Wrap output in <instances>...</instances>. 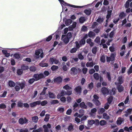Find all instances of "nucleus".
Segmentation results:
<instances>
[{
	"label": "nucleus",
	"mask_w": 132,
	"mask_h": 132,
	"mask_svg": "<svg viewBox=\"0 0 132 132\" xmlns=\"http://www.w3.org/2000/svg\"><path fill=\"white\" fill-rule=\"evenodd\" d=\"M33 77L34 78L36 81L40 79L45 78V77L42 73H40L39 74L38 73L34 74Z\"/></svg>",
	"instance_id": "1"
},
{
	"label": "nucleus",
	"mask_w": 132,
	"mask_h": 132,
	"mask_svg": "<svg viewBox=\"0 0 132 132\" xmlns=\"http://www.w3.org/2000/svg\"><path fill=\"white\" fill-rule=\"evenodd\" d=\"M94 99L93 100V101L95 104L97 106L99 105L100 104V102L99 101L98 99V97L96 95H94L93 96Z\"/></svg>",
	"instance_id": "2"
},
{
	"label": "nucleus",
	"mask_w": 132,
	"mask_h": 132,
	"mask_svg": "<svg viewBox=\"0 0 132 132\" xmlns=\"http://www.w3.org/2000/svg\"><path fill=\"white\" fill-rule=\"evenodd\" d=\"M63 3H61V4H63L65 5H67L68 6L72 7L74 8H82V6H78L73 5H71L70 4H68L63 1L62 2Z\"/></svg>",
	"instance_id": "3"
},
{
	"label": "nucleus",
	"mask_w": 132,
	"mask_h": 132,
	"mask_svg": "<svg viewBox=\"0 0 132 132\" xmlns=\"http://www.w3.org/2000/svg\"><path fill=\"white\" fill-rule=\"evenodd\" d=\"M63 79L60 76L54 79V82L57 84H59L62 82Z\"/></svg>",
	"instance_id": "4"
},
{
	"label": "nucleus",
	"mask_w": 132,
	"mask_h": 132,
	"mask_svg": "<svg viewBox=\"0 0 132 132\" xmlns=\"http://www.w3.org/2000/svg\"><path fill=\"white\" fill-rule=\"evenodd\" d=\"M115 55L113 54H111L110 57L107 56L106 57V61L108 62H109L111 61L113 62L114 60Z\"/></svg>",
	"instance_id": "5"
},
{
	"label": "nucleus",
	"mask_w": 132,
	"mask_h": 132,
	"mask_svg": "<svg viewBox=\"0 0 132 132\" xmlns=\"http://www.w3.org/2000/svg\"><path fill=\"white\" fill-rule=\"evenodd\" d=\"M78 72V70L75 67H72L70 69V74L72 75H77Z\"/></svg>",
	"instance_id": "6"
},
{
	"label": "nucleus",
	"mask_w": 132,
	"mask_h": 132,
	"mask_svg": "<svg viewBox=\"0 0 132 132\" xmlns=\"http://www.w3.org/2000/svg\"><path fill=\"white\" fill-rule=\"evenodd\" d=\"M61 39L65 44L69 43L70 39L66 36V35H62V36Z\"/></svg>",
	"instance_id": "7"
},
{
	"label": "nucleus",
	"mask_w": 132,
	"mask_h": 132,
	"mask_svg": "<svg viewBox=\"0 0 132 132\" xmlns=\"http://www.w3.org/2000/svg\"><path fill=\"white\" fill-rule=\"evenodd\" d=\"M101 92L103 95H107L109 93L108 89L105 87H103L102 88Z\"/></svg>",
	"instance_id": "8"
},
{
	"label": "nucleus",
	"mask_w": 132,
	"mask_h": 132,
	"mask_svg": "<svg viewBox=\"0 0 132 132\" xmlns=\"http://www.w3.org/2000/svg\"><path fill=\"white\" fill-rule=\"evenodd\" d=\"M16 83L19 86L21 89H23L26 86V84L24 81H22L21 82H17Z\"/></svg>",
	"instance_id": "9"
},
{
	"label": "nucleus",
	"mask_w": 132,
	"mask_h": 132,
	"mask_svg": "<svg viewBox=\"0 0 132 132\" xmlns=\"http://www.w3.org/2000/svg\"><path fill=\"white\" fill-rule=\"evenodd\" d=\"M118 82H115V84L116 85H118V84H121L123 82V80L122 79V76H120L118 77Z\"/></svg>",
	"instance_id": "10"
},
{
	"label": "nucleus",
	"mask_w": 132,
	"mask_h": 132,
	"mask_svg": "<svg viewBox=\"0 0 132 132\" xmlns=\"http://www.w3.org/2000/svg\"><path fill=\"white\" fill-rule=\"evenodd\" d=\"M40 101H37L30 103V106L31 107H33L36 106L37 105H40Z\"/></svg>",
	"instance_id": "11"
},
{
	"label": "nucleus",
	"mask_w": 132,
	"mask_h": 132,
	"mask_svg": "<svg viewBox=\"0 0 132 132\" xmlns=\"http://www.w3.org/2000/svg\"><path fill=\"white\" fill-rule=\"evenodd\" d=\"M81 87L80 86H77L74 89L75 91L78 94L80 93L81 92Z\"/></svg>",
	"instance_id": "12"
},
{
	"label": "nucleus",
	"mask_w": 132,
	"mask_h": 132,
	"mask_svg": "<svg viewBox=\"0 0 132 132\" xmlns=\"http://www.w3.org/2000/svg\"><path fill=\"white\" fill-rule=\"evenodd\" d=\"M92 10L90 8H88L84 11V13L87 15H89L91 13Z\"/></svg>",
	"instance_id": "13"
},
{
	"label": "nucleus",
	"mask_w": 132,
	"mask_h": 132,
	"mask_svg": "<svg viewBox=\"0 0 132 132\" xmlns=\"http://www.w3.org/2000/svg\"><path fill=\"white\" fill-rule=\"evenodd\" d=\"M8 85L10 87H13L15 86V83L12 81L9 80L8 82Z\"/></svg>",
	"instance_id": "14"
},
{
	"label": "nucleus",
	"mask_w": 132,
	"mask_h": 132,
	"mask_svg": "<svg viewBox=\"0 0 132 132\" xmlns=\"http://www.w3.org/2000/svg\"><path fill=\"white\" fill-rule=\"evenodd\" d=\"M110 118V117L108 115V114L104 113L103 114V118L104 119L106 120L109 119Z\"/></svg>",
	"instance_id": "15"
},
{
	"label": "nucleus",
	"mask_w": 132,
	"mask_h": 132,
	"mask_svg": "<svg viewBox=\"0 0 132 132\" xmlns=\"http://www.w3.org/2000/svg\"><path fill=\"white\" fill-rule=\"evenodd\" d=\"M48 94L50 98H55V95L54 93L49 91Z\"/></svg>",
	"instance_id": "16"
},
{
	"label": "nucleus",
	"mask_w": 132,
	"mask_h": 132,
	"mask_svg": "<svg viewBox=\"0 0 132 132\" xmlns=\"http://www.w3.org/2000/svg\"><path fill=\"white\" fill-rule=\"evenodd\" d=\"M68 129L69 131H72L73 130V126L71 123H70L68 127Z\"/></svg>",
	"instance_id": "17"
},
{
	"label": "nucleus",
	"mask_w": 132,
	"mask_h": 132,
	"mask_svg": "<svg viewBox=\"0 0 132 132\" xmlns=\"http://www.w3.org/2000/svg\"><path fill=\"white\" fill-rule=\"evenodd\" d=\"M118 91L120 92L123 91L124 89V88L122 85H119L117 87Z\"/></svg>",
	"instance_id": "18"
},
{
	"label": "nucleus",
	"mask_w": 132,
	"mask_h": 132,
	"mask_svg": "<svg viewBox=\"0 0 132 132\" xmlns=\"http://www.w3.org/2000/svg\"><path fill=\"white\" fill-rule=\"evenodd\" d=\"M72 22V20L70 19H67L65 21V24L67 26L69 25Z\"/></svg>",
	"instance_id": "19"
},
{
	"label": "nucleus",
	"mask_w": 132,
	"mask_h": 132,
	"mask_svg": "<svg viewBox=\"0 0 132 132\" xmlns=\"http://www.w3.org/2000/svg\"><path fill=\"white\" fill-rule=\"evenodd\" d=\"M105 111V109L103 108H99L98 110V112L99 114H102Z\"/></svg>",
	"instance_id": "20"
},
{
	"label": "nucleus",
	"mask_w": 132,
	"mask_h": 132,
	"mask_svg": "<svg viewBox=\"0 0 132 132\" xmlns=\"http://www.w3.org/2000/svg\"><path fill=\"white\" fill-rule=\"evenodd\" d=\"M87 43L89 44L91 46H92L94 45L93 43L92 42V39L90 38H88L86 40Z\"/></svg>",
	"instance_id": "21"
},
{
	"label": "nucleus",
	"mask_w": 132,
	"mask_h": 132,
	"mask_svg": "<svg viewBox=\"0 0 132 132\" xmlns=\"http://www.w3.org/2000/svg\"><path fill=\"white\" fill-rule=\"evenodd\" d=\"M64 89L68 90H71L72 89V88L69 86L68 84H67L63 87Z\"/></svg>",
	"instance_id": "22"
},
{
	"label": "nucleus",
	"mask_w": 132,
	"mask_h": 132,
	"mask_svg": "<svg viewBox=\"0 0 132 132\" xmlns=\"http://www.w3.org/2000/svg\"><path fill=\"white\" fill-rule=\"evenodd\" d=\"M38 117L37 116L33 117L32 118V121L36 123L38 122Z\"/></svg>",
	"instance_id": "23"
},
{
	"label": "nucleus",
	"mask_w": 132,
	"mask_h": 132,
	"mask_svg": "<svg viewBox=\"0 0 132 132\" xmlns=\"http://www.w3.org/2000/svg\"><path fill=\"white\" fill-rule=\"evenodd\" d=\"M100 61L104 63L105 61V56L104 55H101Z\"/></svg>",
	"instance_id": "24"
},
{
	"label": "nucleus",
	"mask_w": 132,
	"mask_h": 132,
	"mask_svg": "<svg viewBox=\"0 0 132 132\" xmlns=\"http://www.w3.org/2000/svg\"><path fill=\"white\" fill-rule=\"evenodd\" d=\"M39 65L42 67H47L48 66V64L46 63L41 62L39 63Z\"/></svg>",
	"instance_id": "25"
},
{
	"label": "nucleus",
	"mask_w": 132,
	"mask_h": 132,
	"mask_svg": "<svg viewBox=\"0 0 132 132\" xmlns=\"http://www.w3.org/2000/svg\"><path fill=\"white\" fill-rule=\"evenodd\" d=\"M43 128L44 129V132H49V129L47 126L45 125H44L43 126Z\"/></svg>",
	"instance_id": "26"
},
{
	"label": "nucleus",
	"mask_w": 132,
	"mask_h": 132,
	"mask_svg": "<svg viewBox=\"0 0 132 132\" xmlns=\"http://www.w3.org/2000/svg\"><path fill=\"white\" fill-rule=\"evenodd\" d=\"M59 67L58 66L53 65L51 67V69L52 71H54L57 69Z\"/></svg>",
	"instance_id": "27"
},
{
	"label": "nucleus",
	"mask_w": 132,
	"mask_h": 132,
	"mask_svg": "<svg viewBox=\"0 0 132 132\" xmlns=\"http://www.w3.org/2000/svg\"><path fill=\"white\" fill-rule=\"evenodd\" d=\"M95 33L91 31H90L88 34V36L89 37H92L95 36Z\"/></svg>",
	"instance_id": "28"
},
{
	"label": "nucleus",
	"mask_w": 132,
	"mask_h": 132,
	"mask_svg": "<svg viewBox=\"0 0 132 132\" xmlns=\"http://www.w3.org/2000/svg\"><path fill=\"white\" fill-rule=\"evenodd\" d=\"M21 69L24 70H27L29 69V67L28 66L23 65L21 66Z\"/></svg>",
	"instance_id": "29"
},
{
	"label": "nucleus",
	"mask_w": 132,
	"mask_h": 132,
	"mask_svg": "<svg viewBox=\"0 0 132 132\" xmlns=\"http://www.w3.org/2000/svg\"><path fill=\"white\" fill-rule=\"evenodd\" d=\"M106 122L105 120H102L100 122V125L102 126L105 125H106Z\"/></svg>",
	"instance_id": "30"
},
{
	"label": "nucleus",
	"mask_w": 132,
	"mask_h": 132,
	"mask_svg": "<svg viewBox=\"0 0 132 132\" xmlns=\"http://www.w3.org/2000/svg\"><path fill=\"white\" fill-rule=\"evenodd\" d=\"M23 70L22 69H18L17 70V73L18 75H21L23 73Z\"/></svg>",
	"instance_id": "31"
},
{
	"label": "nucleus",
	"mask_w": 132,
	"mask_h": 132,
	"mask_svg": "<svg viewBox=\"0 0 132 132\" xmlns=\"http://www.w3.org/2000/svg\"><path fill=\"white\" fill-rule=\"evenodd\" d=\"M47 88L45 87H44L43 88V89L42 91V92L41 93H40V95H44L46 93V90L47 89Z\"/></svg>",
	"instance_id": "32"
},
{
	"label": "nucleus",
	"mask_w": 132,
	"mask_h": 132,
	"mask_svg": "<svg viewBox=\"0 0 132 132\" xmlns=\"http://www.w3.org/2000/svg\"><path fill=\"white\" fill-rule=\"evenodd\" d=\"M6 108V106L4 103H2L0 104V109H4Z\"/></svg>",
	"instance_id": "33"
},
{
	"label": "nucleus",
	"mask_w": 132,
	"mask_h": 132,
	"mask_svg": "<svg viewBox=\"0 0 132 132\" xmlns=\"http://www.w3.org/2000/svg\"><path fill=\"white\" fill-rule=\"evenodd\" d=\"M94 78L97 80H98L99 79V75L98 73H95L93 75Z\"/></svg>",
	"instance_id": "34"
},
{
	"label": "nucleus",
	"mask_w": 132,
	"mask_h": 132,
	"mask_svg": "<svg viewBox=\"0 0 132 132\" xmlns=\"http://www.w3.org/2000/svg\"><path fill=\"white\" fill-rule=\"evenodd\" d=\"M125 13L123 12H121L119 15V17L121 19H122L123 18L126 16Z\"/></svg>",
	"instance_id": "35"
},
{
	"label": "nucleus",
	"mask_w": 132,
	"mask_h": 132,
	"mask_svg": "<svg viewBox=\"0 0 132 132\" xmlns=\"http://www.w3.org/2000/svg\"><path fill=\"white\" fill-rule=\"evenodd\" d=\"M94 64L92 62H87L86 64V66L87 67H93L94 65Z\"/></svg>",
	"instance_id": "36"
},
{
	"label": "nucleus",
	"mask_w": 132,
	"mask_h": 132,
	"mask_svg": "<svg viewBox=\"0 0 132 132\" xmlns=\"http://www.w3.org/2000/svg\"><path fill=\"white\" fill-rule=\"evenodd\" d=\"M19 123L23 125L24 123V120L22 118H20L19 120Z\"/></svg>",
	"instance_id": "37"
},
{
	"label": "nucleus",
	"mask_w": 132,
	"mask_h": 132,
	"mask_svg": "<svg viewBox=\"0 0 132 132\" xmlns=\"http://www.w3.org/2000/svg\"><path fill=\"white\" fill-rule=\"evenodd\" d=\"M113 100V97L112 96H110L108 99V103L109 104H110L112 102Z\"/></svg>",
	"instance_id": "38"
},
{
	"label": "nucleus",
	"mask_w": 132,
	"mask_h": 132,
	"mask_svg": "<svg viewBox=\"0 0 132 132\" xmlns=\"http://www.w3.org/2000/svg\"><path fill=\"white\" fill-rule=\"evenodd\" d=\"M95 123V121L93 120H91L90 121H88V125L89 126L92 125Z\"/></svg>",
	"instance_id": "39"
},
{
	"label": "nucleus",
	"mask_w": 132,
	"mask_h": 132,
	"mask_svg": "<svg viewBox=\"0 0 132 132\" xmlns=\"http://www.w3.org/2000/svg\"><path fill=\"white\" fill-rule=\"evenodd\" d=\"M59 103V101L57 100H53L51 101V104H55Z\"/></svg>",
	"instance_id": "40"
},
{
	"label": "nucleus",
	"mask_w": 132,
	"mask_h": 132,
	"mask_svg": "<svg viewBox=\"0 0 132 132\" xmlns=\"http://www.w3.org/2000/svg\"><path fill=\"white\" fill-rule=\"evenodd\" d=\"M57 111L63 113L64 111V109L63 108L59 107L57 109Z\"/></svg>",
	"instance_id": "41"
},
{
	"label": "nucleus",
	"mask_w": 132,
	"mask_h": 132,
	"mask_svg": "<svg viewBox=\"0 0 132 132\" xmlns=\"http://www.w3.org/2000/svg\"><path fill=\"white\" fill-rule=\"evenodd\" d=\"M50 115L48 114H47L46 115V117L44 119V121L46 122L48 121L49 119V116Z\"/></svg>",
	"instance_id": "42"
},
{
	"label": "nucleus",
	"mask_w": 132,
	"mask_h": 132,
	"mask_svg": "<svg viewBox=\"0 0 132 132\" xmlns=\"http://www.w3.org/2000/svg\"><path fill=\"white\" fill-rule=\"evenodd\" d=\"M95 42L98 44L100 43V37H97L95 40Z\"/></svg>",
	"instance_id": "43"
},
{
	"label": "nucleus",
	"mask_w": 132,
	"mask_h": 132,
	"mask_svg": "<svg viewBox=\"0 0 132 132\" xmlns=\"http://www.w3.org/2000/svg\"><path fill=\"white\" fill-rule=\"evenodd\" d=\"M47 103V102L46 100H44L41 102L40 103V104L42 106H44Z\"/></svg>",
	"instance_id": "44"
},
{
	"label": "nucleus",
	"mask_w": 132,
	"mask_h": 132,
	"mask_svg": "<svg viewBox=\"0 0 132 132\" xmlns=\"http://www.w3.org/2000/svg\"><path fill=\"white\" fill-rule=\"evenodd\" d=\"M7 93L6 91H4L2 94L0 95V97H5L6 96Z\"/></svg>",
	"instance_id": "45"
},
{
	"label": "nucleus",
	"mask_w": 132,
	"mask_h": 132,
	"mask_svg": "<svg viewBox=\"0 0 132 132\" xmlns=\"http://www.w3.org/2000/svg\"><path fill=\"white\" fill-rule=\"evenodd\" d=\"M14 56L15 59H18L20 58V56L19 54L15 53L14 54Z\"/></svg>",
	"instance_id": "46"
},
{
	"label": "nucleus",
	"mask_w": 132,
	"mask_h": 132,
	"mask_svg": "<svg viewBox=\"0 0 132 132\" xmlns=\"http://www.w3.org/2000/svg\"><path fill=\"white\" fill-rule=\"evenodd\" d=\"M76 24L77 23L76 22H73L72 25L70 26V27L72 29H73L74 28H75L76 27Z\"/></svg>",
	"instance_id": "47"
},
{
	"label": "nucleus",
	"mask_w": 132,
	"mask_h": 132,
	"mask_svg": "<svg viewBox=\"0 0 132 132\" xmlns=\"http://www.w3.org/2000/svg\"><path fill=\"white\" fill-rule=\"evenodd\" d=\"M52 38V35H51L49 36L46 39V42H49L50 41Z\"/></svg>",
	"instance_id": "48"
},
{
	"label": "nucleus",
	"mask_w": 132,
	"mask_h": 132,
	"mask_svg": "<svg viewBox=\"0 0 132 132\" xmlns=\"http://www.w3.org/2000/svg\"><path fill=\"white\" fill-rule=\"evenodd\" d=\"M30 71H35L36 70V68L34 66H32L30 67L29 68Z\"/></svg>",
	"instance_id": "49"
},
{
	"label": "nucleus",
	"mask_w": 132,
	"mask_h": 132,
	"mask_svg": "<svg viewBox=\"0 0 132 132\" xmlns=\"http://www.w3.org/2000/svg\"><path fill=\"white\" fill-rule=\"evenodd\" d=\"M66 36L68 38H69V39H70L72 37V35L71 33L70 32H69L68 33L67 35H66Z\"/></svg>",
	"instance_id": "50"
},
{
	"label": "nucleus",
	"mask_w": 132,
	"mask_h": 132,
	"mask_svg": "<svg viewBox=\"0 0 132 132\" xmlns=\"http://www.w3.org/2000/svg\"><path fill=\"white\" fill-rule=\"evenodd\" d=\"M54 60L55 59L53 57H52L50 58L49 60V62L50 63L52 64H53L54 61Z\"/></svg>",
	"instance_id": "51"
},
{
	"label": "nucleus",
	"mask_w": 132,
	"mask_h": 132,
	"mask_svg": "<svg viewBox=\"0 0 132 132\" xmlns=\"http://www.w3.org/2000/svg\"><path fill=\"white\" fill-rule=\"evenodd\" d=\"M77 50V49L75 47H74L72 48L70 50V52L71 53H73L75 52Z\"/></svg>",
	"instance_id": "52"
},
{
	"label": "nucleus",
	"mask_w": 132,
	"mask_h": 132,
	"mask_svg": "<svg viewBox=\"0 0 132 132\" xmlns=\"http://www.w3.org/2000/svg\"><path fill=\"white\" fill-rule=\"evenodd\" d=\"M35 81V80L33 78L30 79L28 81V82L30 84H32Z\"/></svg>",
	"instance_id": "53"
},
{
	"label": "nucleus",
	"mask_w": 132,
	"mask_h": 132,
	"mask_svg": "<svg viewBox=\"0 0 132 132\" xmlns=\"http://www.w3.org/2000/svg\"><path fill=\"white\" fill-rule=\"evenodd\" d=\"M111 16V15L108 14L107 15V16H106L107 19L106 20V24L105 25V26L106 27L107 26V22L108 21V20L109 18Z\"/></svg>",
	"instance_id": "54"
},
{
	"label": "nucleus",
	"mask_w": 132,
	"mask_h": 132,
	"mask_svg": "<svg viewBox=\"0 0 132 132\" xmlns=\"http://www.w3.org/2000/svg\"><path fill=\"white\" fill-rule=\"evenodd\" d=\"M97 48L96 47H94L92 49V52L94 54H96L97 52Z\"/></svg>",
	"instance_id": "55"
},
{
	"label": "nucleus",
	"mask_w": 132,
	"mask_h": 132,
	"mask_svg": "<svg viewBox=\"0 0 132 132\" xmlns=\"http://www.w3.org/2000/svg\"><path fill=\"white\" fill-rule=\"evenodd\" d=\"M60 100L63 103H64L66 101V98L64 96L61 97Z\"/></svg>",
	"instance_id": "56"
},
{
	"label": "nucleus",
	"mask_w": 132,
	"mask_h": 132,
	"mask_svg": "<svg viewBox=\"0 0 132 132\" xmlns=\"http://www.w3.org/2000/svg\"><path fill=\"white\" fill-rule=\"evenodd\" d=\"M18 106L20 108L23 107V103L19 101L18 103Z\"/></svg>",
	"instance_id": "57"
},
{
	"label": "nucleus",
	"mask_w": 132,
	"mask_h": 132,
	"mask_svg": "<svg viewBox=\"0 0 132 132\" xmlns=\"http://www.w3.org/2000/svg\"><path fill=\"white\" fill-rule=\"evenodd\" d=\"M107 77L108 79L110 81L111 80V78L110 73L107 72Z\"/></svg>",
	"instance_id": "58"
},
{
	"label": "nucleus",
	"mask_w": 132,
	"mask_h": 132,
	"mask_svg": "<svg viewBox=\"0 0 132 132\" xmlns=\"http://www.w3.org/2000/svg\"><path fill=\"white\" fill-rule=\"evenodd\" d=\"M104 20L103 18H98L97 19V21L100 23H101L103 22Z\"/></svg>",
	"instance_id": "59"
},
{
	"label": "nucleus",
	"mask_w": 132,
	"mask_h": 132,
	"mask_svg": "<svg viewBox=\"0 0 132 132\" xmlns=\"http://www.w3.org/2000/svg\"><path fill=\"white\" fill-rule=\"evenodd\" d=\"M72 112V111L71 109H68L66 112V114L67 115H70Z\"/></svg>",
	"instance_id": "60"
},
{
	"label": "nucleus",
	"mask_w": 132,
	"mask_h": 132,
	"mask_svg": "<svg viewBox=\"0 0 132 132\" xmlns=\"http://www.w3.org/2000/svg\"><path fill=\"white\" fill-rule=\"evenodd\" d=\"M14 88L16 91L18 92L20 90V88L19 86L16 85L15 87Z\"/></svg>",
	"instance_id": "61"
},
{
	"label": "nucleus",
	"mask_w": 132,
	"mask_h": 132,
	"mask_svg": "<svg viewBox=\"0 0 132 132\" xmlns=\"http://www.w3.org/2000/svg\"><path fill=\"white\" fill-rule=\"evenodd\" d=\"M72 90L67 91L66 92L65 94L69 96H70L72 94Z\"/></svg>",
	"instance_id": "62"
},
{
	"label": "nucleus",
	"mask_w": 132,
	"mask_h": 132,
	"mask_svg": "<svg viewBox=\"0 0 132 132\" xmlns=\"http://www.w3.org/2000/svg\"><path fill=\"white\" fill-rule=\"evenodd\" d=\"M28 131L27 128H26L25 129H21L20 130L19 132H28Z\"/></svg>",
	"instance_id": "63"
},
{
	"label": "nucleus",
	"mask_w": 132,
	"mask_h": 132,
	"mask_svg": "<svg viewBox=\"0 0 132 132\" xmlns=\"http://www.w3.org/2000/svg\"><path fill=\"white\" fill-rule=\"evenodd\" d=\"M132 73V65H131L129 70L128 71V73L129 75H130V73Z\"/></svg>",
	"instance_id": "64"
}]
</instances>
